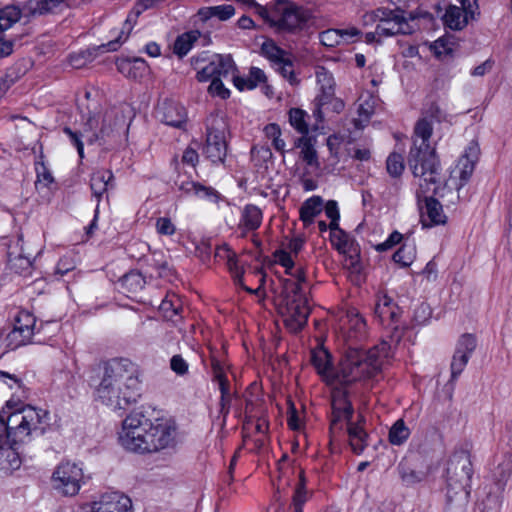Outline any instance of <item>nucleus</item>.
<instances>
[{
  "label": "nucleus",
  "mask_w": 512,
  "mask_h": 512,
  "mask_svg": "<svg viewBox=\"0 0 512 512\" xmlns=\"http://www.w3.org/2000/svg\"><path fill=\"white\" fill-rule=\"evenodd\" d=\"M134 364L124 358L104 363L97 398L114 410H126L140 396V382Z\"/></svg>",
  "instance_id": "nucleus-4"
},
{
  "label": "nucleus",
  "mask_w": 512,
  "mask_h": 512,
  "mask_svg": "<svg viewBox=\"0 0 512 512\" xmlns=\"http://www.w3.org/2000/svg\"><path fill=\"white\" fill-rule=\"evenodd\" d=\"M469 359L470 357L466 356L465 354L454 352L450 365L451 380H455L462 373Z\"/></svg>",
  "instance_id": "nucleus-45"
},
{
  "label": "nucleus",
  "mask_w": 512,
  "mask_h": 512,
  "mask_svg": "<svg viewBox=\"0 0 512 512\" xmlns=\"http://www.w3.org/2000/svg\"><path fill=\"white\" fill-rule=\"evenodd\" d=\"M346 254L347 257L345 259V266L353 273H360L362 270V264L360 263L359 252L357 248L355 247L354 251Z\"/></svg>",
  "instance_id": "nucleus-53"
},
{
  "label": "nucleus",
  "mask_w": 512,
  "mask_h": 512,
  "mask_svg": "<svg viewBox=\"0 0 512 512\" xmlns=\"http://www.w3.org/2000/svg\"><path fill=\"white\" fill-rule=\"evenodd\" d=\"M407 7L409 5L404 3L403 6H395L394 9L378 8L365 15V18L369 21L384 23L386 21H403L407 19Z\"/></svg>",
  "instance_id": "nucleus-22"
},
{
  "label": "nucleus",
  "mask_w": 512,
  "mask_h": 512,
  "mask_svg": "<svg viewBox=\"0 0 512 512\" xmlns=\"http://www.w3.org/2000/svg\"><path fill=\"white\" fill-rule=\"evenodd\" d=\"M249 86L248 90H252L257 87L260 83H265L267 81V77L264 71L258 67H252L249 72Z\"/></svg>",
  "instance_id": "nucleus-57"
},
{
  "label": "nucleus",
  "mask_w": 512,
  "mask_h": 512,
  "mask_svg": "<svg viewBox=\"0 0 512 512\" xmlns=\"http://www.w3.org/2000/svg\"><path fill=\"white\" fill-rule=\"evenodd\" d=\"M374 313L382 325L392 327L393 329L397 328L395 324L399 318V307L389 296L383 295L379 297Z\"/></svg>",
  "instance_id": "nucleus-17"
},
{
  "label": "nucleus",
  "mask_w": 512,
  "mask_h": 512,
  "mask_svg": "<svg viewBox=\"0 0 512 512\" xmlns=\"http://www.w3.org/2000/svg\"><path fill=\"white\" fill-rule=\"evenodd\" d=\"M479 154L480 149L478 143L471 141L465 150V154L459 159L457 164L461 181L460 186H463L472 176Z\"/></svg>",
  "instance_id": "nucleus-19"
},
{
  "label": "nucleus",
  "mask_w": 512,
  "mask_h": 512,
  "mask_svg": "<svg viewBox=\"0 0 512 512\" xmlns=\"http://www.w3.org/2000/svg\"><path fill=\"white\" fill-rule=\"evenodd\" d=\"M410 431L402 419L397 420L389 431V441L393 445L403 444L409 437Z\"/></svg>",
  "instance_id": "nucleus-36"
},
{
  "label": "nucleus",
  "mask_w": 512,
  "mask_h": 512,
  "mask_svg": "<svg viewBox=\"0 0 512 512\" xmlns=\"http://www.w3.org/2000/svg\"><path fill=\"white\" fill-rule=\"evenodd\" d=\"M318 83H322L327 80V86L322 84L321 94L316 98V112L320 116L323 109L329 110L330 104L335 99L334 96V80L331 74H329L324 68L317 72Z\"/></svg>",
  "instance_id": "nucleus-21"
},
{
  "label": "nucleus",
  "mask_w": 512,
  "mask_h": 512,
  "mask_svg": "<svg viewBox=\"0 0 512 512\" xmlns=\"http://www.w3.org/2000/svg\"><path fill=\"white\" fill-rule=\"evenodd\" d=\"M224 69V58L217 56V62L212 61L197 72L196 78L199 82L211 81L208 87V93L211 96L224 98V84L221 80Z\"/></svg>",
  "instance_id": "nucleus-14"
},
{
  "label": "nucleus",
  "mask_w": 512,
  "mask_h": 512,
  "mask_svg": "<svg viewBox=\"0 0 512 512\" xmlns=\"http://www.w3.org/2000/svg\"><path fill=\"white\" fill-rule=\"evenodd\" d=\"M432 49L434 50L435 55L439 58L452 53V47L450 46L449 41L444 38L437 39L433 43Z\"/></svg>",
  "instance_id": "nucleus-59"
},
{
  "label": "nucleus",
  "mask_w": 512,
  "mask_h": 512,
  "mask_svg": "<svg viewBox=\"0 0 512 512\" xmlns=\"http://www.w3.org/2000/svg\"><path fill=\"white\" fill-rule=\"evenodd\" d=\"M323 199L320 196H312L307 199L300 208V219L304 226L312 224L314 218L322 212Z\"/></svg>",
  "instance_id": "nucleus-26"
},
{
  "label": "nucleus",
  "mask_w": 512,
  "mask_h": 512,
  "mask_svg": "<svg viewBox=\"0 0 512 512\" xmlns=\"http://www.w3.org/2000/svg\"><path fill=\"white\" fill-rule=\"evenodd\" d=\"M306 501H307V490L305 487L304 476L301 473L299 483L297 484V487H296L294 495H293V504L304 505V503Z\"/></svg>",
  "instance_id": "nucleus-56"
},
{
  "label": "nucleus",
  "mask_w": 512,
  "mask_h": 512,
  "mask_svg": "<svg viewBox=\"0 0 512 512\" xmlns=\"http://www.w3.org/2000/svg\"><path fill=\"white\" fill-rule=\"evenodd\" d=\"M114 176L110 170H97L92 173L90 178V188L93 196L100 201L101 197L107 192L109 187H113Z\"/></svg>",
  "instance_id": "nucleus-24"
},
{
  "label": "nucleus",
  "mask_w": 512,
  "mask_h": 512,
  "mask_svg": "<svg viewBox=\"0 0 512 512\" xmlns=\"http://www.w3.org/2000/svg\"><path fill=\"white\" fill-rule=\"evenodd\" d=\"M156 230L161 235H173L176 231L175 225L170 218L160 217L156 221Z\"/></svg>",
  "instance_id": "nucleus-52"
},
{
  "label": "nucleus",
  "mask_w": 512,
  "mask_h": 512,
  "mask_svg": "<svg viewBox=\"0 0 512 512\" xmlns=\"http://www.w3.org/2000/svg\"><path fill=\"white\" fill-rule=\"evenodd\" d=\"M276 70L286 79L290 81V83H293L295 80L294 76V70H293V62L291 58L286 56L281 62L274 65Z\"/></svg>",
  "instance_id": "nucleus-48"
},
{
  "label": "nucleus",
  "mask_w": 512,
  "mask_h": 512,
  "mask_svg": "<svg viewBox=\"0 0 512 512\" xmlns=\"http://www.w3.org/2000/svg\"><path fill=\"white\" fill-rule=\"evenodd\" d=\"M255 425L253 426L252 433H246L250 436L258 435L259 437L255 440L258 447H262L268 437L269 432V421L267 418L255 419Z\"/></svg>",
  "instance_id": "nucleus-41"
},
{
  "label": "nucleus",
  "mask_w": 512,
  "mask_h": 512,
  "mask_svg": "<svg viewBox=\"0 0 512 512\" xmlns=\"http://www.w3.org/2000/svg\"><path fill=\"white\" fill-rule=\"evenodd\" d=\"M331 242L343 254L350 253L355 248L354 241L344 231L332 232Z\"/></svg>",
  "instance_id": "nucleus-35"
},
{
  "label": "nucleus",
  "mask_w": 512,
  "mask_h": 512,
  "mask_svg": "<svg viewBox=\"0 0 512 512\" xmlns=\"http://www.w3.org/2000/svg\"><path fill=\"white\" fill-rule=\"evenodd\" d=\"M119 284L128 293H136L145 285V280L140 272L130 271L119 279Z\"/></svg>",
  "instance_id": "nucleus-33"
},
{
  "label": "nucleus",
  "mask_w": 512,
  "mask_h": 512,
  "mask_svg": "<svg viewBox=\"0 0 512 512\" xmlns=\"http://www.w3.org/2000/svg\"><path fill=\"white\" fill-rule=\"evenodd\" d=\"M82 469L75 463H61L53 473L54 488L65 496H74L80 490Z\"/></svg>",
  "instance_id": "nucleus-12"
},
{
  "label": "nucleus",
  "mask_w": 512,
  "mask_h": 512,
  "mask_svg": "<svg viewBox=\"0 0 512 512\" xmlns=\"http://www.w3.org/2000/svg\"><path fill=\"white\" fill-rule=\"evenodd\" d=\"M425 113H426V116L420 118L416 123L425 119L431 125L432 129H433L432 121L429 120V118L440 121L443 117L442 111H441L440 107L438 106V104H436V103H431V105L427 108ZM415 125H417V124H415ZM415 127L416 126H414V128Z\"/></svg>",
  "instance_id": "nucleus-60"
},
{
  "label": "nucleus",
  "mask_w": 512,
  "mask_h": 512,
  "mask_svg": "<svg viewBox=\"0 0 512 512\" xmlns=\"http://www.w3.org/2000/svg\"><path fill=\"white\" fill-rule=\"evenodd\" d=\"M161 121L169 126L181 128L186 122L185 108L174 101H165L158 109Z\"/></svg>",
  "instance_id": "nucleus-18"
},
{
  "label": "nucleus",
  "mask_w": 512,
  "mask_h": 512,
  "mask_svg": "<svg viewBox=\"0 0 512 512\" xmlns=\"http://www.w3.org/2000/svg\"><path fill=\"white\" fill-rule=\"evenodd\" d=\"M198 16L201 20L206 21L212 17H217L220 21L224 20V5L203 7L199 9Z\"/></svg>",
  "instance_id": "nucleus-47"
},
{
  "label": "nucleus",
  "mask_w": 512,
  "mask_h": 512,
  "mask_svg": "<svg viewBox=\"0 0 512 512\" xmlns=\"http://www.w3.org/2000/svg\"><path fill=\"white\" fill-rule=\"evenodd\" d=\"M473 474L470 453L459 450L452 454L447 466V501L457 500L461 506L468 503Z\"/></svg>",
  "instance_id": "nucleus-7"
},
{
  "label": "nucleus",
  "mask_w": 512,
  "mask_h": 512,
  "mask_svg": "<svg viewBox=\"0 0 512 512\" xmlns=\"http://www.w3.org/2000/svg\"><path fill=\"white\" fill-rule=\"evenodd\" d=\"M393 260L395 263L402 265L403 267L409 266L413 262V255L411 251L407 252V246L402 245L394 254Z\"/></svg>",
  "instance_id": "nucleus-51"
},
{
  "label": "nucleus",
  "mask_w": 512,
  "mask_h": 512,
  "mask_svg": "<svg viewBox=\"0 0 512 512\" xmlns=\"http://www.w3.org/2000/svg\"><path fill=\"white\" fill-rule=\"evenodd\" d=\"M404 159L401 154L391 153L386 160V169L390 176L400 177L404 171Z\"/></svg>",
  "instance_id": "nucleus-40"
},
{
  "label": "nucleus",
  "mask_w": 512,
  "mask_h": 512,
  "mask_svg": "<svg viewBox=\"0 0 512 512\" xmlns=\"http://www.w3.org/2000/svg\"><path fill=\"white\" fill-rule=\"evenodd\" d=\"M259 391L256 383H251L245 396V415L251 420L267 418V407L263 399L255 392Z\"/></svg>",
  "instance_id": "nucleus-20"
},
{
  "label": "nucleus",
  "mask_w": 512,
  "mask_h": 512,
  "mask_svg": "<svg viewBox=\"0 0 512 512\" xmlns=\"http://www.w3.org/2000/svg\"><path fill=\"white\" fill-rule=\"evenodd\" d=\"M279 313L286 328L293 333H297L306 325L310 309L305 293L301 291L299 283L293 280L283 281Z\"/></svg>",
  "instance_id": "nucleus-8"
},
{
  "label": "nucleus",
  "mask_w": 512,
  "mask_h": 512,
  "mask_svg": "<svg viewBox=\"0 0 512 512\" xmlns=\"http://www.w3.org/2000/svg\"><path fill=\"white\" fill-rule=\"evenodd\" d=\"M63 131L69 137L71 143L76 147L80 158H83L84 145L81 139L83 134L80 132L73 131L70 127H64Z\"/></svg>",
  "instance_id": "nucleus-50"
},
{
  "label": "nucleus",
  "mask_w": 512,
  "mask_h": 512,
  "mask_svg": "<svg viewBox=\"0 0 512 512\" xmlns=\"http://www.w3.org/2000/svg\"><path fill=\"white\" fill-rule=\"evenodd\" d=\"M338 32L341 34V42L342 43H350L354 42L360 36V30L356 27H349L346 29H338Z\"/></svg>",
  "instance_id": "nucleus-62"
},
{
  "label": "nucleus",
  "mask_w": 512,
  "mask_h": 512,
  "mask_svg": "<svg viewBox=\"0 0 512 512\" xmlns=\"http://www.w3.org/2000/svg\"><path fill=\"white\" fill-rule=\"evenodd\" d=\"M49 412L9 399L0 413V450H15L33 432L43 434L49 424Z\"/></svg>",
  "instance_id": "nucleus-5"
},
{
  "label": "nucleus",
  "mask_w": 512,
  "mask_h": 512,
  "mask_svg": "<svg viewBox=\"0 0 512 512\" xmlns=\"http://www.w3.org/2000/svg\"><path fill=\"white\" fill-rule=\"evenodd\" d=\"M431 137V125L425 119L419 121L413 130L412 146L407 156L408 166L418 180L416 197L424 227L446 222L442 205L433 197L440 188L442 167L436 147L430 144Z\"/></svg>",
  "instance_id": "nucleus-1"
},
{
  "label": "nucleus",
  "mask_w": 512,
  "mask_h": 512,
  "mask_svg": "<svg viewBox=\"0 0 512 512\" xmlns=\"http://www.w3.org/2000/svg\"><path fill=\"white\" fill-rule=\"evenodd\" d=\"M92 512H132L131 499L120 492H107L93 502Z\"/></svg>",
  "instance_id": "nucleus-16"
},
{
  "label": "nucleus",
  "mask_w": 512,
  "mask_h": 512,
  "mask_svg": "<svg viewBox=\"0 0 512 512\" xmlns=\"http://www.w3.org/2000/svg\"><path fill=\"white\" fill-rule=\"evenodd\" d=\"M274 258L280 265L286 268V273L291 274V270L294 268V261L289 252L285 250L276 251Z\"/></svg>",
  "instance_id": "nucleus-58"
},
{
  "label": "nucleus",
  "mask_w": 512,
  "mask_h": 512,
  "mask_svg": "<svg viewBox=\"0 0 512 512\" xmlns=\"http://www.w3.org/2000/svg\"><path fill=\"white\" fill-rule=\"evenodd\" d=\"M176 434L174 421L154 409L128 415L119 433L121 445L128 451L154 453L173 445Z\"/></svg>",
  "instance_id": "nucleus-2"
},
{
  "label": "nucleus",
  "mask_w": 512,
  "mask_h": 512,
  "mask_svg": "<svg viewBox=\"0 0 512 512\" xmlns=\"http://www.w3.org/2000/svg\"><path fill=\"white\" fill-rule=\"evenodd\" d=\"M414 27L407 23V19L403 21H386L378 23L376 26V33L379 37H389L397 34H411Z\"/></svg>",
  "instance_id": "nucleus-25"
},
{
  "label": "nucleus",
  "mask_w": 512,
  "mask_h": 512,
  "mask_svg": "<svg viewBox=\"0 0 512 512\" xmlns=\"http://www.w3.org/2000/svg\"><path fill=\"white\" fill-rule=\"evenodd\" d=\"M199 161V155L196 149L192 147H187L182 155V162L184 164L195 167Z\"/></svg>",
  "instance_id": "nucleus-63"
},
{
  "label": "nucleus",
  "mask_w": 512,
  "mask_h": 512,
  "mask_svg": "<svg viewBox=\"0 0 512 512\" xmlns=\"http://www.w3.org/2000/svg\"><path fill=\"white\" fill-rule=\"evenodd\" d=\"M206 145L204 153L213 163L224 162V115L220 109H216L207 118Z\"/></svg>",
  "instance_id": "nucleus-10"
},
{
  "label": "nucleus",
  "mask_w": 512,
  "mask_h": 512,
  "mask_svg": "<svg viewBox=\"0 0 512 512\" xmlns=\"http://www.w3.org/2000/svg\"><path fill=\"white\" fill-rule=\"evenodd\" d=\"M274 28L278 32H295L303 29L310 18L308 10L287 0L274 3Z\"/></svg>",
  "instance_id": "nucleus-9"
},
{
  "label": "nucleus",
  "mask_w": 512,
  "mask_h": 512,
  "mask_svg": "<svg viewBox=\"0 0 512 512\" xmlns=\"http://www.w3.org/2000/svg\"><path fill=\"white\" fill-rule=\"evenodd\" d=\"M35 324L36 320L32 314L26 311L20 312L15 319L12 330L5 336V347L14 350L29 343L34 333Z\"/></svg>",
  "instance_id": "nucleus-13"
},
{
  "label": "nucleus",
  "mask_w": 512,
  "mask_h": 512,
  "mask_svg": "<svg viewBox=\"0 0 512 512\" xmlns=\"http://www.w3.org/2000/svg\"><path fill=\"white\" fill-rule=\"evenodd\" d=\"M319 38L321 44L327 47H335L342 43L341 34L340 32H338V29L325 30L320 33Z\"/></svg>",
  "instance_id": "nucleus-46"
},
{
  "label": "nucleus",
  "mask_w": 512,
  "mask_h": 512,
  "mask_svg": "<svg viewBox=\"0 0 512 512\" xmlns=\"http://www.w3.org/2000/svg\"><path fill=\"white\" fill-rule=\"evenodd\" d=\"M251 7L256 9V13L270 25V27L274 28V23L276 17L274 16V5L268 9L258 3L253 4Z\"/></svg>",
  "instance_id": "nucleus-55"
},
{
  "label": "nucleus",
  "mask_w": 512,
  "mask_h": 512,
  "mask_svg": "<svg viewBox=\"0 0 512 512\" xmlns=\"http://www.w3.org/2000/svg\"><path fill=\"white\" fill-rule=\"evenodd\" d=\"M22 382L16 375L0 371V395L8 393L13 388H20Z\"/></svg>",
  "instance_id": "nucleus-43"
},
{
  "label": "nucleus",
  "mask_w": 512,
  "mask_h": 512,
  "mask_svg": "<svg viewBox=\"0 0 512 512\" xmlns=\"http://www.w3.org/2000/svg\"><path fill=\"white\" fill-rule=\"evenodd\" d=\"M171 369L178 375H184L188 371V363L181 355H174L170 360Z\"/></svg>",
  "instance_id": "nucleus-61"
},
{
  "label": "nucleus",
  "mask_w": 512,
  "mask_h": 512,
  "mask_svg": "<svg viewBox=\"0 0 512 512\" xmlns=\"http://www.w3.org/2000/svg\"><path fill=\"white\" fill-rule=\"evenodd\" d=\"M402 482L409 486L423 481L426 473L422 470H416L409 461H401L397 467Z\"/></svg>",
  "instance_id": "nucleus-30"
},
{
  "label": "nucleus",
  "mask_w": 512,
  "mask_h": 512,
  "mask_svg": "<svg viewBox=\"0 0 512 512\" xmlns=\"http://www.w3.org/2000/svg\"><path fill=\"white\" fill-rule=\"evenodd\" d=\"M211 367L213 370L214 378L218 381V387L220 391L219 406L220 411L224 410V369L221 362L214 356L211 357Z\"/></svg>",
  "instance_id": "nucleus-39"
},
{
  "label": "nucleus",
  "mask_w": 512,
  "mask_h": 512,
  "mask_svg": "<svg viewBox=\"0 0 512 512\" xmlns=\"http://www.w3.org/2000/svg\"><path fill=\"white\" fill-rule=\"evenodd\" d=\"M179 189L185 193H194L195 195L201 198H206L214 203H218L221 199L220 194L215 189L211 187H205L200 183L193 181L183 182L179 186Z\"/></svg>",
  "instance_id": "nucleus-28"
},
{
  "label": "nucleus",
  "mask_w": 512,
  "mask_h": 512,
  "mask_svg": "<svg viewBox=\"0 0 512 512\" xmlns=\"http://www.w3.org/2000/svg\"><path fill=\"white\" fill-rule=\"evenodd\" d=\"M387 356V345L374 346L369 350L349 347L334 375L329 352L323 348L311 351V363L324 379L335 378L338 382L349 384L358 380L375 377Z\"/></svg>",
  "instance_id": "nucleus-3"
},
{
  "label": "nucleus",
  "mask_w": 512,
  "mask_h": 512,
  "mask_svg": "<svg viewBox=\"0 0 512 512\" xmlns=\"http://www.w3.org/2000/svg\"><path fill=\"white\" fill-rule=\"evenodd\" d=\"M199 36L200 32L198 30L188 31L179 35L174 42V53L179 57L185 56L192 48L194 42L198 40Z\"/></svg>",
  "instance_id": "nucleus-31"
},
{
  "label": "nucleus",
  "mask_w": 512,
  "mask_h": 512,
  "mask_svg": "<svg viewBox=\"0 0 512 512\" xmlns=\"http://www.w3.org/2000/svg\"><path fill=\"white\" fill-rule=\"evenodd\" d=\"M442 19L446 27L452 30H461L467 25L469 19L472 18L463 5L461 7L449 5Z\"/></svg>",
  "instance_id": "nucleus-23"
},
{
  "label": "nucleus",
  "mask_w": 512,
  "mask_h": 512,
  "mask_svg": "<svg viewBox=\"0 0 512 512\" xmlns=\"http://www.w3.org/2000/svg\"><path fill=\"white\" fill-rule=\"evenodd\" d=\"M226 269L229 271L236 288L250 293L257 294L265 281L262 270L250 272L246 275L244 267L239 263L235 254L226 247Z\"/></svg>",
  "instance_id": "nucleus-11"
},
{
  "label": "nucleus",
  "mask_w": 512,
  "mask_h": 512,
  "mask_svg": "<svg viewBox=\"0 0 512 512\" xmlns=\"http://www.w3.org/2000/svg\"><path fill=\"white\" fill-rule=\"evenodd\" d=\"M348 337L361 340L367 334V324L365 319L356 311H349L346 314Z\"/></svg>",
  "instance_id": "nucleus-27"
},
{
  "label": "nucleus",
  "mask_w": 512,
  "mask_h": 512,
  "mask_svg": "<svg viewBox=\"0 0 512 512\" xmlns=\"http://www.w3.org/2000/svg\"><path fill=\"white\" fill-rule=\"evenodd\" d=\"M499 481L506 482L512 479V454L505 457V459L499 464Z\"/></svg>",
  "instance_id": "nucleus-54"
},
{
  "label": "nucleus",
  "mask_w": 512,
  "mask_h": 512,
  "mask_svg": "<svg viewBox=\"0 0 512 512\" xmlns=\"http://www.w3.org/2000/svg\"><path fill=\"white\" fill-rule=\"evenodd\" d=\"M306 112L299 108H291L289 111V122L302 135L308 134L309 128L306 122Z\"/></svg>",
  "instance_id": "nucleus-37"
},
{
  "label": "nucleus",
  "mask_w": 512,
  "mask_h": 512,
  "mask_svg": "<svg viewBox=\"0 0 512 512\" xmlns=\"http://www.w3.org/2000/svg\"><path fill=\"white\" fill-rule=\"evenodd\" d=\"M262 211L253 204L246 205L242 211L239 226L245 227L247 231H255L262 223Z\"/></svg>",
  "instance_id": "nucleus-29"
},
{
  "label": "nucleus",
  "mask_w": 512,
  "mask_h": 512,
  "mask_svg": "<svg viewBox=\"0 0 512 512\" xmlns=\"http://www.w3.org/2000/svg\"><path fill=\"white\" fill-rule=\"evenodd\" d=\"M287 423L292 430L300 429V419L298 417L297 410L292 402L289 403Z\"/></svg>",
  "instance_id": "nucleus-64"
},
{
  "label": "nucleus",
  "mask_w": 512,
  "mask_h": 512,
  "mask_svg": "<svg viewBox=\"0 0 512 512\" xmlns=\"http://www.w3.org/2000/svg\"><path fill=\"white\" fill-rule=\"evenodd\" d=\"M353 406L345 391L337 390L332 395V419L330 425V447H333L337 435L336 432L343 429L342 421L347 422L349 444L356 454H361L367 446L368 434L363 428L364 418L360 416L357 422H352ZM333 450V448H331Z\"/></svg>",
  "instance_id": "nucleus-6"
},
{
  "label": "nucleus",
  "mask_w": 512,
  "mask_h": 512,
  "mask_svg": "<svg viewBox=\"0 0 512 512\" xmlns=\"http://www.w3.org/2000/svg\"><path fill=\"white\" fill-rule=\"evenodd\" d=\"M22 16L19 6L7 5L0 9V33L11 28Z\"/></svg>",
  "instance_id": "nucleus-32"
},
{
  "label": "nucleus",
  "mask_w": 512,
  "mask_h": 512,
  "mask_svg": "<svg viewBox=\"0 0 512 512\" xmlns=\"http://www.w3.org/2000/svg\"><path fill=\"white\" fill-rule=\"evenodd\" d=\"M297 146H301V157L309 166H318L317 152L310 139L302 137L298 139Z\"/></svg>",
  "instance_id": "nucleus-38"
},
{
  "label": "nucleus",
  "mask_w": 512,
  "mask_h": 512,
  "mask_svg": "<svg viewBox=\"0 0 512 512\" xmlns=\"http://www.w3.org/2000/svg\"><path fill=\"white\" fill-rule=\"evenodd\" d=\"M146 68L147 67H146L145 60H143L141 58H135L133 60V62L125 61L119 65V70L122 73H126V75L128 77H132V78H136L138 76L137 72L134 70L145 71Z\"/></svg>",
  "instance_id": "nucleus-44"
},
{
  "label": "nucleus",
  "mask_w": 512,
  "mask_h": 512,
  "mask_svg": "<svg viewBox=\"0 0 512 512\" xmlns=\"http://www.w3.org/2000/svg\"><path fill=\"white\" fill-rule=\"evenodd\" d=\"M122 117H119L115 109L105 111L102 117V124L98 133H91L87 136V142L93 144L99 142L100 145L107 144L117 137V127L121 124Z\"/></svg>",
  "instance_id": "nucleus-15"
},
{
  "label": "nucleus",
  "mask_w": 512,
  "mask_h": 512,
  "mask_svg": "<svg viewBox=\"0 0 512 512\" xmlns=\"http://www.w3.org/2000/svg\"><path fill=\"white\" fill-rule=\"evenodd\" d=\"M477 341L472 334H463L457 342L455 352L471 357L476 349Z\"/></svg>",
  "instance_id": "nucleus-42"
},
{
  "label": "nucleus",
  "mask_w": 512,
  "mask_h": 512,
  "mask_svg": "<svg viewBox=\"0 0 512 512\" xmlns=\"http://www.w3.org/2000/svg\"><path fill=\"white\" fill-rule=\"evenodd\" d=\"M36 173H37L36 186L43 185L44 187H48L50 184H52L54 182V178H53L51 172L44 165V163H38L36 165Z\"/></svg>",
  "instance_id": "nucleus-49"
},
{
  "label": "nucleus",
  "mask_w": 512,
  "mask_h": 512,
  "mask_svg": "<svg viewBox=\"0 0 512 512\" xmlns=\"http://www.w3.org/2000/svg\"><path fill=\"white\" fill-rule=\"evenodd\" d=\"M261 54L267 58L273 66L289 55L288 52L277 46L271 39H267L261 45Z\"/></svg>",
  "instance_id": "nucleus-34"
}]
</instances>
